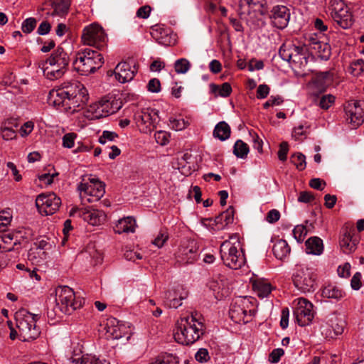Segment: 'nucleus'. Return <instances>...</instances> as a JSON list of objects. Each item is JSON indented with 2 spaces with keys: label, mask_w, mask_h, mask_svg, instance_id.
Masks as SVG:
<instances>
[{
  "label": "nucleus",
  "mask_w": 364,
  "mask_h": 364,
  "mask_svg": "<svg viewBox=\"0 0 364 364\" xmlns=\"http://www.w3.org/2000/svg\"><path fill=\"white\" fill-rule=\"evenodd\" d=\"M204 332L203 323L191 315L177 321L174 338L178 343L188 346L200 339Z\"/></svg>",
  "instance_id": "nucleus-1"
},
{
  "label": "nucleus",
  "mask_w": 364,
  "mask_h": 364,
  "mask_svg": "<svg viewBox=\"0 0 364 364\" xmlns=\"http://www.w3.org/2000/svg\"><path fill=\"white\" fill-rule=\"evenodd\" d=\"M70 58L62 47H58L40 67L43 70V75L50 80H55L62 77L68 71Z\"/></svg>",
  "instance_id": "nucleus-2"
},
{
  "label": "nucleus",
  "mask_w": 364,
  "mask_h": 364,
  "mask_svg": "<svg viewBox=\"0 0 364 364\" xmlns=\"http://www.w3.org/2000/svg\"><path fill=\"white\" fill-rule=\"evenodd\" d=\"M55 302L54 314L60 316V314H70L73 311L81 308L85 299L77 296L73 289L64 286L56 289Z\"/></svg>",
  "instance_id": "nucleus-3"
},
{
  "label": "nucleus",
  "mask_w": 364,
  "mask_h": 364,
  "mask_svg": "<svg viewBox=\"0 0 364 364\" xmlns=\"http://www.w3.org/2000/svg\"><path fill=\"white\" fill-rule=\"evenodd\" d=\"M56 95L62 100L63 103L68 100L70 106L80 107L88 100V93L84 85L77 80L66 82L56 90Z\"/></svg>",
  "instance_id": "nucleus-4"
},
{
  "label": "nucleus",
  "mask_w": 364,
  "mask_h": 364,
  "mask_svg": "<svg viewBox=\"0 0 364 364\" xmlns=\"http://www.w3.org/2000/svg\"><path fill=\"white\" fill-rule=\"evenodd\" d=\"M104 64V58L98 51L85 48L76 54L74 69L82 75L95 73Z\"/></svg>",
  "instance_id": "nucleus-5"
},
{
  "label": "nucleus",
  "mask_w": 364,
  "mask_h": 364,
  "mask_svg": "<svg viewBox=\"0 0 364 364\" xmlns=\"http://www.w3.org/2000/svg\"><path fill=\"white\" fill-rule=\"evenodd\" d=\"M15 317L16 327L23 341H31L40 336L41 331L36 326V321L39 318L38 314H33L26 309H21L16 313Z\"/></svg>",
  "instance_id": "nucleus-6"
},
{
  "label": "nucleus",
  "mask_w": 364,
  "mask_h": 364,
  "mask_svg": "<svg viewBox=\"0 0 364 364\" xmlns=\"http://www.w3.org/2000/svg\"><path fill=\"white\" fill-rule=\"evenodd\" d=\"M220 254L224 264L231 269H240L245 263L243 250L237 240L235 242L224 241L220 245Z\"/></svg>",
  "instance_id": "nucleus-7"
},
{
  "label": "nucleus",
  "mask_w": 364,
  "mask_h": 364,
  "mask_svg": "<svg viewBox=\"0 0 364 364\" xmlns=\"http://www.w3.org/2000/svg\"><path fill=\"white\" fill-rule=\"evenodd\" d=\"M292 279L295 287L302 293L313 292L316 288V274L312 268L297 266Z\"/></svg>",
  "instance_id": "nucleus-8"
},
{
  "label": "nucleus",
  "mask_w": 364,
  "mask_h": 364,
  "mask_svg": "<svg viewBox=\"0 0 364 364\" xmlns=\"http://www.w3.org/2000/svg\"><path fill=\"white\" fill-rule=\"evenodd\" d=\"M88 182L80 183L77 190L82 200L88 203L99 200L105 193V184L97 178H89Z\"/></svg>",
  "instance_id": "nucleus-9"
},
{
  "label": "nucleus",
  "mask_w": 364,
  "mask_h": 364,
  "mask_svg": "<svg viewBox=\"0 0 364 364\" xmlns=\"http://www.w3.org/2000/svg\"><path fill=\"white\" fill-rule=\"evenodd\" d=\"M346 321L341 314H330L321 324V332L326 338H334L343 333Z\"/></svg>",
  "instance_id": "nucleus-10"
},
{
  "label": "nucleus",
  "mask_w": 364,
  "mask_h": 364,
  "mask_svg": "<svg viewBox=\"0 0 364 364\" xmlns=\"http://www.w3.org/2000/svg\"><path fill=\"white\" fill-rule=\"evenodd\" d=\"M177 262L181 264H192L199 258V246L193 240H186L181 242L176 254Z\"/></svg>",
  "instance_id": "nucleus-11"
},
{
  "label": "nucleus",
  "mask_w": 364,
  "mask_h": 364,
  "mask_svg": "<svg viewBox=\"0 0 364 364\" xmlns=\"http://www.w3.org/2000/svg\"><path fill=\"white\" fill-rule=\"evenodd\" d=\"M328 9L341 27L348 28L352 25V14L343 0H329Z\"/></svg>",
  "instance_id": "nucleus-12"
},
{
  "label": "nucleus",
  "mask_w": 364,
  "mask_h": 364,
  "mask_svg": "<svg viewBox=\"0 0 364 364\" xmlns=\"http://www.w3.org/2000/svg\"><path fill=\"white\" fill-rule=\"evenodd\" d=\"M250 303V299L246 297L237 299L230 309V318L235 323H247L254 312L251 309H247Z\"/></svg>",
  "instance_id": "nucleus-13"
},
{
  "label": "nucleus",
  "mask_w": 364,
  "mask_h": 364,
  "mask_svg": "<svg viewBox=\"0 0 364 364\" xmlns=\"http://www.w3.org/2000/svg\"><path fill=\"white\" fill-rule=\"evenodd\" d=\"M313 304L306 299L299 298L294 310V315L298 324L306 326L311 323L314 318Z\"/></svg>",
  "instance_id": "nucleus-14"
},
{
  "label": "nucleus",
  "mask_w": 364,
  "mask_h": 364,
  "mask_svg": "<svg viewBox=\"0 0 364 364\" xmlns=\"http://www.w3.org/2000/svg\"><path fill=\"white\" fill-rule=\"evenodd\" d=\"M81 38L84 44L99 48L105 42L107 36L101 26L92 23L83 29Z\"/></svg>",
  "instance_id": "nucleus-15"
},
{
  "label": "nucleus",
  "mask_w": 364,
  "mask_h": 364,
  "mask_svg": "<svg viewBox=\"0 0 364 364\" xmlns=\"http://www.w3.org/2000/svg\"><path fill=\"white\" fill-rule=\"evenodd\" d=\"M61 200L54 193H43L36 199V205L40 213L46 215H53L59 208Z\"/></svg>",
  "instance_id": "nucleus-16"
},
{
  "label": "nucleus",
  "mask_w": 364,
  "mask_h": 364,
  "mask_svg": "<svg viewBox=\"0 0 364 364\" xmlns=\"http://www.w3.org/2000/svg\"><path fill=\"white\" fill-rule=\"evenodd\" d=\"M346 118L348 123L355 129L364 122V109L360 102L351 100L346 103L344 107Z\"/></svg>",
  "instance_id": "nucleus-17"
},
{
  "label": "nucleus",
  "mask_w": 364,
  "mask_h": 364,
  "mask_svg": "<svg viewBox=\"0 0 364 364\" xmlns=\"http://www.w3.org/2000/svg\"><path fill=\"white\" fill-rule=\"evenodd\" d=\"M269 18L274 26L284 29L288 25L290 18L289 9L284 5H274L269 8Z\"/></svg>",
  "instance_id": "nucleus-18"
},
{
  "label": "nucleus",
  "mask_w": 364,
  "mask_h": 364,
  "mask_svg": "<svg viewBox=\"0 0 364 364\" xmlns=\"http://www.w3.org/2000/svg\"><path fill=\"white\" fill-rule=\"evenodd\" d=\"M188 291L182 286L169 290L165 293L164 304L169 308L177 309L182 304V300L188 296Z\"/></svg>",
  "instance_id": "nucleus-19"
},
{
  "label": "nucleus",
  "mask_w": 364,
  "mask_h": 364,
  "mask_svg": "<svg viewBox=\"0 0 364 364\" xmlns=\"http://www.w3.org/2000/svg\"><path fill=\"white\" fill-rule=\"evenodd\" d=\"M137 70L138 68L135 64L132 66L127 62H121L115 67L113 73L116 80L121 83H125L133 80Z\"/></svg>",
  "instance_id": "nucleus-20"
},
{
  "label": "nucleus",
  "mask_w": 364,
  "mask_h": 364,
  "mask_svg": "<svg viewBox=\"0 0 364 364\" xmlns=\"http://www.w3.org/2000/svg\"><path fill=\"white\" fill-rule=\"evenodd\" d=\"M120 107L121 106L118 105L117 102L110 101L105 97L102 98L97 104L90 107L92 110H95V117L97 118L112 114L117 112Z\"/></svg>",
  "instance_id": "nucleus-21"
},
{
  "label": "nucleus",
  "mask_w": 364,
  "mask_h": 364,
  "mask_svg": "<svg viewBox=\"0 0 364 364\" xmlns=\"http://www.w3.org/2000/svg\"><path fill=\"white\" fill-rule=\"evenodd\" d=\"M76 211L80 217L92 225H100L106 220V215L104 211L91 207L77 209Z\"/></svg>",
  "instance_id": "nucleus-22"
},
{
  "label": "nucleus",
  "mask_w": 364,
  "mask_h": 364,
  "mask_svg": "<svg viewBox=\"0 0 364 364\" xmlns=\"http://www.w3.org/2000/svg\"><path fill=\"white\" fill-rule=\"evenodd\" d=\"M135 120L137 123L145 124L147 128L151 129L155 127V124L158 122V112L155 109L145 108L137 112L134 114Z\"/></svg>",
  "instance_id": "nucleus-23"
},
{
  "label": "nucleus",
  "mask_w": 364,
  "mask_h": 364,
  "mask_svg": "<svg viewBox=\"0 0 364 364\" xmlns=\"http://www.w3.org/2000/svg\"><path fill=\"white\" fill-rule=\"evenodd\" d=\"M353 231L348 230V228H345L343 230L342 237L339 243L341 250L346 254L354 252L358 243L357 238L353 237Z\"/></svg>",
  "instance_id": "nucleus-24"
},
{
  "label": "nucleus",
  "mask_w": 364,
  "mask_h": 364,
  "mask_svg": "<svg viewBox=\"0 0 364 364\" xmlns=\"http://www.w3.org/2000/svg\"><path fill=\"white\" fill-rule=\"evenodd\" d=\"M234 213L233 207L230 206L225 211H223L217 216L214 220L217 230H223L229 224L232 223L234 220Z\"/></svg>",
  "instance_id": "nucleus-25"
},
{
  "label": "nucleus",
  "mask_w": 364,
  "mask_h": 364,
  "mask_svg": "<svg viewBox=\"0 0 364 364\" xmlns=\"http://www.w3.org/2000/svg\"><path fill=\"white\" fill-rule=\"evenodd\" d=\"M252 289L257 296L263 299L269 296L273 287L270 283L264 279H256L252 283Z\"/></svg>",
  "instance_id": "nucleus-26"
},
{
  "label": "nucleus",
  "mask_w": 364,
  "mask_h": 364,
  "mask_svg": "<svg viewBox=\"0 0 364 364\" xmlns=\"http://www.w3.org/2000/svg\"><path fill=\"white\" fill-rule=\"evenodd\" d=\"M71 0H55L50 1V6L53 9L52 16H65L69 11Z\"/></svg>",
  "instance_id": "nucleus-27"
},
{
  "label": "nucleus",
  "mask_w": 364,
  "mask_h": 364,
  "mask_svg": "<svg viewBox=\"0 0 364 364\" xmlns=\"http://www.w3.org/2000/svg\"><path fill=\"white\" fill-rule=\"evenodd\" d=\"M312 48L318 53V57L323 60H327L331 55V46L327 43L311 40Z\"/></svg>",
  "instance_id": "nucleus-28"
},
{
  "label": "nucleus",
  "mask_w": 364,
  "mask_h": 364,
  "mask_svg": "<svg viewBox=\"0 0 364 364\" xmlns=\"http://www.w3.org/2000/svg\"><path fill=\"white\" fill-rule=\"evenodd\" d=\"M291 249L284 240H278L273 245L272 252L276 258L282 260L290 253Z\"/></svg>",
  "instance_id": "nucleus-29"
},
{
  "label": "nucleus",
  "mask_w": 364,
  "mask_h": 364,
  "mask_svg": "<svg viewBox=\"0 0 364 364\" xmlns=\"http://www.w3.org/2000/svg\"><path fill=\"white\" fill-rule=\"evenodd\" d=\"M306 252L315 255H320L323 250V241L318 237H311L306 241Z\"/></svg>",
  "instance_id": "nucleus-30"
},
{
  "label": "nucleus",
  "mask_w": 364,
  "mask_h": 364,
  "mask_svg": "<svg viewBox=\"0 0 364 364\" xmlns=\"http://www.w3.org/2000/svg\"><path fill=\"white\" fill-rule=\"evenodd\" d=\"M135 220L132 217L124 218L118 220L114 231L118 234L134 232L135 231Z\"/></svg>",
  "instance_id": "nucleus-31"
},
{
  "label": "nucleus",
  "mask_w": 364,
  "mask_h": 364,
  "mask_svg": "<svg viewBox=\"0 0 364 364\" xmlns=\"http://www.w3.org/2000/svg\"><path fill=\"white\" fill-rule=\"evenodd\" d=\"M322 296L338 301L346 296V293L341 288L334 284H328L322 289Z\"/></svg>",
  "instance_id": "nucleus-32"
},
{
  "label": "nucleus",
  "mask_w": 364,
  "mask_h": 364,
  "mask_svg": "<svg viewBox=\"0 0 364 364\" xmlns=\"http://www.w3.org/2000/svg\"><path fill=\"white\" fill-rule=\"evenodd\" d=\"M293 48L292 51L294 52H292L291 63L299 66L304 63L306 64L307 63L306 47L294 44Z\"/></svg>",
  "instance_id": "nucleus-33"
},
{
  "label": "nucleus",
  "mask_w": 364,
  "mask_h": 364,
  "mask_svg": "<svg viewBox=\"0 0 364 364\" xmlns=\"http://www.w3.org/2000/svg\"><path fill=\"white\" fill-rule=\"evenodd\" d=\"M333 80V73L330 71L317 73L314 77L315 85L322 90H324Z\"/></svg>",
  "instance_id": "nucleus-34"
},
{
  "label": "nucleus",
  "mask_w": 364,
  "mask_h": 364,
  "mask_svg": "<svg viewBox=\"0 0 364 364\" xmlns=\"http://www.w3.org/2000/svg\"><path fill=\"white\" fill-rule=\"evenodd\" d=\"M72 362L74 364H110L106 359H101L91 354H85L80 358H72Z\"/></svg>",
  "instance_id": "nucleus-35"
},
{
  "label": "nucleus",
  "mask_w": 364,
  "mask_h": 364,
  "mask_svg": "<svg viewBox=\"0 0 364 364\" xmlns=\"http://www.w3.org/2000/svg\"><path fill=\"white\" fill-rule=\"evenodd\" d=\"M230 127L228 124L224 121H222L217 124L215 127L213 136L221 141H225L230 137Z\"/></svg>",
  "instance_id": "nucleus-36"
},
{
  "label": "nucleus",
  "mask_w": 364,
  "mask_h": 364,
  "mask_svg": "<svg viewBox=\"0 0 364 364\" xmlns=\"http://www.w3.org/2000/svg\"><path fill=\"white\" fill-rule=\"evenodd\" d=\"M210 92L215 95V96L220 95L223 97H228L232 92V87L230 83L224 82L221 86L215 84L210 85Z\"/></svg>",
  "instance_id": "nucleus-37"
},
{
  "label": "nucleus",
  "mask_w": 364,
  "mask_h": 364,
  "mask_svg": "<svg viewBox=\"0 0 364 364\" xmlns=\"http://www.w3.org/2000/svg\"><path fill=\"white\" fill-rule=\"evenodd\" d=\"M248 153V145L242 140H237L234 145L233 154L238 158L245 159Z\"/></svg>",
  "instance_id": "nucleus-38"
},
{
  "label": "nucleus",
  "mask_w": 364,
  "mask_h": 364,
  "mask_svg": "<svg viewBox=\"0 0 364 364\" xmlns=\"http://www.w3.org/2000/svg\"><path fill=\"white\" fill-rule=\"evenodd\" d=\"M348 72L354 77H360L364 74V60L358 59L350 63Z\"/></svg>",
  "instance_id": "nucleus-39"
},
{
  "label": "nucleus",
  "mask_w": 364,
  "mask_h": 364,
  "mask_svg": "<svg viewBox=\"0 0 364 364\" xmlns=\"http://www.w3.org/2000/svg\"><path fill=\"white\" fill-rule=\"evenodd\" d=\"M294 46V43H284L279 48V54L280 57L287 62L291 63V58L292 55V50Z\"/></svg>",
  "instance_id": "nucleus-40"
},
{
  "label": "nucleus",
  "mask_w": 364,
  "mask_h": 364,
  "mask_svg": "<svg viewBox=\"0 0 364 364\" xmlns=\"http://www.w3.org/2000/svg\"><path fill=\"white\" fill-rule=\"evenodd\" d=\"M191 68V63L186 58L178 59L174 63L175 71L178 74L186 73Z\"/></svg>",
  "instance_id": "nucleus-41"
},
{
  "label": "nucleus",
  "mask_w": 364,
  "mask_h": 364,
  "mask_svg": "<svg viewBox=\"0 0 364 364\" xmlns=\"http://www.w3.org/2000/svg\"><path fill=\"white\" fill-rule=\"evenodd\" d=\"M291 162L294 164L299 171L304 170L306 166V157L301 153L292 154L291 156Z\"/></svg>",
  "instance_id": "nucleus-42"
},
{
  "label": "nucleus",
  "mask_w": 364,
  "mask_h": 364,
  "mask_svg": "<svg viewBox=\"0 0 364 364\" xmlns=\"http://www.w3.org/2000/svg\"><path fill=\"white\" fill-rule=\"evenodd\" d=\"M151 364H178V360L176 356L166 354L157 357L156 360Z\"/></svg>",
  "instance_id": "nucleus-43"
},
{
  "label": "nucleus",
  "mask_w": 364,
  "mask_h": 364,
  "mask_svg": "<svg viewBox=\"0 0 364 364\" xmlns=\"http://www.w3.org/2000/svg\"><path fill=\"white\" fill-rule=\"evenodd\" d=\"M37 21L35 18L30 17L25 19L21 24V30L23 33H31L36 28Z\"/></svg>",
  "instance_id": "nucleus-44"
},
{
  "label": "nucleus",
  "mask_w": 364,
  "mask_h": 364,
  "mask_svg": "<svg viewBox=\"0 0 364 364\" xmlns=\"http://www.w3.org/2000/svg\"><path fill=\"white\" fill-rule=\"evenodd\" d=\"M125 326L123 324H119L115 328L107 330V333L112 339H119L125 336Z\"/></svg>",
  "instance_id": "nucleus-45"
},
{
  "label": "nucleus",
  "mask_w": 364,
  "mask_h": 364,
  "mask_svg": "<svg viewBox=\"0 0 364 364\" xmlns=\"http://www.w3.org/2000/svg\"><path fill=\"white\" fill-rule=\"evenodd\" d=\"M168 239V233L166 230H161L155 237V239L152 241V244L156 246L159 248H161L164 246L165 242Z\"/></svg>",
  "instance_id": "nucleus-46"
},
{
  "label": "nucleus",
  "mask_w": 364,
  "mask_h": 364,
  "mask_svg": "<svg viewBox=\"0 0 364 364\" xmlns=\"http://www.w3.org/2000/svg\"><path fill=\"white\" fill-rule=\"evenodd\" d=\"M267 0H240L241 6L247 5L250 7L259 6L264 11H268Z\"/></svg>",
  "instance_id": "nucleus-47"
},
{
  "label": "nucleus",
  "mask_w": 364,
  "mask_h": 364,
  "mask_svg": "<svg viewBox=\"0 0 364 364\" xmlns=\"http://www.w3.org/2000/svg\"><path fill=\"white\" fill-rule=\"evenodd\" d=\"M161 36L159 38H157V41L159 43L164 45V46H171V44H173L176 41V39L174 38L175 35L173 36V38L172 36H168V31L166 30H163V32H161Z\"/></svg>",
  "instance_id": "nucleus-48"
},
{
  "label": "nucleus",
  "mask_w": 364,
  "mask_h": 364,
  "mask_svg": "<svg viewBox=\"0 0 364 364\" xmlns=\"http://www.w3.org/2000/svg\"><path fill=\"white\" fill-rule=\"evenodd\" d=\"M76 137L77 134L75 133L70 132L65 134L62 139L63 147L68 149L73 147Z\"/></svg>",
  "instance_id": "nucleus-49"
},
{
  "label": "nucleus",
  "mask_w": 364,
  "mask_h": 364,
  "mask_svg": "<svg viewBox=\"0 0 364 364\" xmlns=\"http://www.w3.org/2000/svg\"><path fill=\"white\" fill-rule=\"evenodd\" d=\"M306 233V228L304 225H296L293 230L294 237L298 242L302 241Z\"/></svg>",
  "instance_id": "nucleus-50"
},
{
  "label": "nucleus",
  "mask_w": 364,
  "mask_h": 364,
  "mask_svg": "<svg viewBox=\"0 0 364 364\" xmlns=\"http://www.w3.org/2000/svg\"><path fill=\"white\" fill-rule=\"evenodd\" d=\"M335 101V97L326 95L321 97L319 100V106L323 109H328Z\"/></svg>",
  "instance_id": "nucleus-51"
},
{
  "label": "nucleus",
  "mask_w": 364,
  "mask_h": 364,
  "mask_svg": "<svg viewBox=\"0 0 364 364\" xmlns=\"http://www.w3.org/2000/svg\"><path fill=\"white\" fill-rule=\"evenodd\" d=\"M284 354V350L282 348L274 349L269 355V361L271 363H277Z\"/></svg>",
  "instance_id": "nucleus-52"
},
{
  "label": "nucleus",
  "mask_w": 364,
  "mask_h": 364,
  "mask_svg": "<svg viewBox=\"0 0 364 364\" xmlns=\"http://www.w3.org/2000/svg\"><path fill=\"white\" fill-rule=\"evenodd\" d=\"M117 137V134L114 132L104 131L102 134L99 138V142L102 144H104L106 143L107 140L112 141Z\"/></svg>",
  "instance_id": "nucleus-53"
},
{
  "label": "nucleus",
  "mask_w": 364,
  "mask_h": 364,
  "mask_svg": "<svg viewBox=\"0 0 364 364\" xmlns=\"http://www.w3.org/2000/svg\"><path fill=\"white\" fill-rule=\"evenodd\" d=\"M250 135L252 138L254 149H257L259 153H262V145H263L262 140L259 138L258 134L253 131L250 132Z\"/></svg>",
  "instance_id": "nucleus-54"
},
{
  "label": "nucleus",
  "mask_w": 364,
  "mask_h": 364,
  "mask_svg": "<svg viewBox=\"0 0 364 364\" xmlns=\"http://www.w3.org/2000/svg\"><path fill=\"white\" fill-rule=\"evenodd\" d=\"M1 136L4 140H11L16 138V132L12 128L1 127Z\"/></svg>",
  "instance_id": "nucleus-55"
},
{
  "label": "nucleus",
  "mask_w": 364,
  "mask_h": 364,
  "mask_svg": "<svg viewBox=\"0 0 364 364\" xmlns=\"http://www.w3.org/2000/svg\"><path fill=\"white\" fill-rule=\"evenodd\" d=\"M196 360L200 363H205L210 360L208 351L205 348H200L195 355Z\"/></svg>",
  "instance_id": "nucleus-56"
},
{
  "label": "nucleus",
  "mask_w": 364,
  "mask_h": 364,
  "mask_svg": "<svg viewBox=\"0 0 364 364\" xmlns=\"http://www.w3.org/2000/svg\"><path fill=\"white\" fill-rule=\"evenodd\" d=\"M170 126L175 130H182L186 127V122L183 119H170Z\"/></svg>",
  "instance_id": "nucleus-57"
},
{
  "label": "nucleus",
  "mask_w": 364,
  "mask_h": 364,
  "mask_svg": "<svg viewBox=\"0 0 364 364\" xmlns=\"http://www.w3.org/2000/svg\"><path fill=\"white\" fill-rule=\"evenodd\" d=\"M270 88L266 84L259 85L257 90V97L258 99L266 98L269 93Z\"/></svg>",
  "instance_id": "nucleus-58"
},
{
  "label": "nucleus",
  "mask_w": 364,
  "mask_h": 364,
  "mask_svg": "<svg viewBox=\"0 0 364 364\" xmlns=\"http://www.w3.org/2000/svg\"><path fill=\"white\" fill-rule=\"evenodd\" d=\"M12 217L9 213H2L0 214V231H4V228L10 224Z\"/></svg>",
  "instance_id": "nucleus-59"
},
{
  "label": "nucleus",
  "mask_w": 364,
  "mask_h": 364,
  "mask_svg": "<svg viewBox=\"0 0 364 364\" xmlns=\"http://www.w3.org/2000/svg\"><path fill=\"white\" fill-rule=\"evenodd\" d=\"M148 90L151 92H159L161 90V83L159 79L153 78L147 85Z\"/></svg>",
  "instance_id": "nucleus-60"
},
{
  "label": "nucleus",
  "mask_w": 364,
  "mask_h": 364,
  "mask_svg": "<svg viewBox=\"0 0 364 364\" xmlns=\"http://www.w3.org/2000/svg\"><path fill=\"white\" fill-rule=\"evenodd\" d=\"M315 199L314 196L308 191H301L299 193L298 201L301 203H308L313 201Z\"/></svg>",
  "instance_id": "nucleus-61"
},
{
  "label": "nucleus",
  "mask_w": 364,
  "mask_h": 364,
  "mask_svg": "<svg viewBox=\"0 0 364 364\" xmlns=\"http://www.w3.org/2000/svg\"><path fill=\"white\" fill-rule=\"evenodd\" d=\"M283 102V100L280 96H271L270 98L263 105L264 109H267L271 106L279 105Z\"/></svg>",
  "instance_id": "nucleus-62"
},
{
  "label": "nucleus",
  "mask_w": 364,
  "mask_h": 364,
  "mask_svg": "<svg viewBox=\"0 0 364 364\" xmlns=\"http://www.w3.org/2000/svg\"><path fill=\"white\" fill-rule=\"evenodd\" d=\"M288 144L286 141H283L280 144L279 150L278 151V157L280 161H284L287 160V156L288 153Z\"/></svg>",
  "instance_id": "nucleus-63"
},
{
  "label": "nucleus",
  "mask_w": 364,
  "mask_h": 364,
  "mask_svg": "<svg viewBox=\"0 0 364 364\" xmlns=\"http://www.w3.org/2000/svg\"><path fill=\"white\" fill-rule=\"evenodd\" d=\"M309 186L314 189L322 191L326 186V182L318 178H315L310 180Z\"/></svg>",
  "instance_id": "nucleus-64"
}]
</instances>
